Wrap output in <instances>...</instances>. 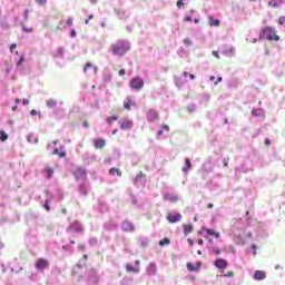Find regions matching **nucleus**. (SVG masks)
Listing matches in <instances>:
<instances>
[{
  "label": "nucleus",
  "mask_w": 285,
  "mask_h": 285,
  "mask_svg": "<svg viewBox=\"0 0 285 285\" xmlns=\"http://www.w3.org/2000/svg\"><path fill=\"white\" fill-rule=\"evenodd\" d=\"M128 50H130V45L125 40H118L116 43L110 46V52L116 57H124Z\"/></svg>",
  "instance_id": "obj_1"
},
{
  "label": "nucleus",
  "mask_w": 285,
  "mask_h": 285,
  "mask_svg": "<svg viewBox=\"0 0 285 285\" xmlns=\"http://www.w3.org/2000/svg\"><path fill=\"white\" fill-rule=\"evenodd\" d=\"M259 39H266L267 41H278L279 36L275 33V28L264 27L259 33Z\"/></svg>",
  "instance_id": "obj_2"
},
{
  "label": "nucleus",
  "mask_w": 285,
  "mask_h": 285,
  "mask_svg": "<svg viewBox=\"0 0 285 285\" xmlns=\"http://www.w3.org/2000/svg\"><path fill=\"white\" fill-rule=\"evenodd\" d=\"M73 176L77 179V181H86V179H88V173L83 167L76 168L73 171Z\"/></svg>",
  "instance_id": "obj_3"
},
{
  "label": "nucleus",
  "mask_w": 285,
  "mask_h": 285,
  "mask_svg": "<svg viewBox=\"0 0 285 285\" xmlns=\"http://www.w3.org/2000/svg\"><path fill=\"white\" fill-rule=\"evenodd\" d=\"M129 87L131 90H141L144 88V79L140 77H135L129 81Z\"/></svg>",
  "instance_id": "obj_4"
},
{
  "label": "nucleus",
  "mask_w": 285,
  "mask_h": 285,
  "mask_svg": "<svg viewBox=\"0 0 285 285\" xmlns=\"http://www.w3.org/2000/svg\"><path fill=\"white\" fill-rule=\"evenodd\" d=\"M37 271H46L50 266V261L46 258H38L35 263Z\"/></svg>",
  "instance_id": "obj_5"
},
{
  "label": "nucleus",
  "mask_w": 285,
  "mask_h": 285,
  "mask_svg": "<svg viewBox=\"0 0 285 285\" xmlns=\"http://www.w3.org/2000/svg\"><path fill=\"white\" fill-rule=\"evenodd\" d=\"M67 230L69 233H82L83 230V226L81 225V223H79L78 220L71 223L68 227Z\"/></svg>",
  "instance_id": "obj_6"
},
{
  "label": "nucleus",
  "mask_w": 285,
  "mask_h": 285,
  "mask_svg": "<svg viewBox=\"0 0 285 285\" xmlns=\"http://www.w3.org/2000/svg\"><path fill=\"white\" fill-rule=\"evenodd\" d=\"M119 126L121 130H132V126H135V122L129 118H125L119 121Z\"/></svg>",
  "instance_id": "obj_7"
},
{
  "label": "nucleus",
  "mask_w": 285,
  "mask_h": 285,
  "mask_svg": "<svg viewBox=\"0 0 285 285\" xmlns=\"http://www.w3.org/2000/svg\"><path fill=\"white\" fill-rule=\"evenodd\" d=\"M146 116H147V121H157V119H159V111L155 109H148Z\"/></svg>",
  "instance_id": "obj_8"
},
{
  "label": "nucleus",
  "mask_w": 285,
  "mask_h": 285,
  "mask_svg": "<svg viewBox=\"0 0 285 285\" xmlns=\"http://www.w3.org/2000/svg\"><path fill=\"white\" fill-rule=\"evenodd\" d=\"M214 266H216V268H220V271H224V268H228V262L224 258H217Z\"/></svg>",
  "instance_id": "obj_9"
},
{
  "label": "nucleus",
  "mask_w": 285,
  "mask_h": 285,
  "mask_svg": "<svg viewBox=\"0 0 285 285\" xmlns=\"http://www.w3.org/2000/svg\"><path fill=\"white\" fill-rule=\"evenodd\" d=\"M167 220L169 224H177V222H181V214H168Z\"/></svg>",
  "instance_id": "obj_10"
},
{
  "label": "nucleus",
  "mask_w": 285,
  "mask_h": 285,
  "mask_svg": "<svg viewBox=\"0 0 285 285\" xmlns=\"http://www.w3.org/2000/svg\"><path fill=\"white\" fill-rule=\"evenodd\" d=\"M122 230L127 232V233H134L135 230V225H132V223H130V220H125L121 225Z\"/></svg>",
  "instance_id": "obj_11"
},
{
  "label": "nucleus",
  "mask_w": 285,
  "mask_h": 285,
  "mask_svg": "<svg viewBox=\"0 0 285 285\" xmlns=\"http://www.w3.org/2000/svg\"><path fill=\"white\" fill-rule=\"evenodd\" d=\"M96 150H101L106 146V140L104 138H98L94 141Z\"/></svg>",
  "instance_id": "obj_12"
},
{
  "label": "nucleus",
  "mask_w": 285,
  "mask_h": 285,
  "mask_svg": "<svg viewBox=\"0 0 285 285\" xmlns=\"http://www.w3.org/2000/svg\"><path fill=\"white\" fill-rule=\"evenodd\" d=\"M254 279H256V282H262V279H266V272L256 271L254 274Z\"/></svg>",
  "instance_id": "obj_13"
},
{
  "label": "nucleus",
  "mask_w": 285,
  "mask_h": 285,
  "mask_svg": "<svg viewBox=\"0 0 285 285\" xmlns=\"http://www.w3.org/2000/svg\"><path fill=\"white\" fill-rule=\"evenodd\" d=\"M147 273L148 275H157V264L149 263L147 266Z\"/></svg>",
  "instance_id": "obj_14"
},
{
  "label": "nucleus",
  "mask_w": 285,
  "mask_h": 285,
  "mask_svg": "<svg viewBox=\"0 0 285 285\" xmlns=\"http://www.w3.org/2000/svg\"><path fill=\"white\" fill-rule=\"evenodd\" d=\"M183 228H184L185 236L190 235V233H193V230H195V228L193 227V224L183 225Z\"/></svg>",
  "instance_id": "obj_15"
},
{
  "label": "nucleus",
  "mask_w": 285,
  "mask_h": 285,
  "mask_svg": "<svg viewBox=\"0 0 285 285\" xmlns=\"http://www.w3.org/2000/svg\"><path fill=\"white\" fill-rule=\"evenodd\" d=\"M284 3V0H269V8H279Z\"/></svg>",
  "instance_id": "obj_16"
},
{
  "label": "nucleus",
  "mask_w": 285,
  "mask_h": 285,
  "mask_svg": "<svg viewBox=\"0 0 285 285\" xmlns=\"http://www.w3.org/2000/svg\"><path fill=\"white\" fill-rule=\"evenodd\" d=\"M185 165L186 167L183 168V173H188V170L193 168V163L190 161V158H185Z\"/></svg>",
  "instance_id": "obj_17"
},
{
  "label": "nucleus",
  "mask_w": 285,
  "mask_h": 285,
  "mask_svg": "<svg viewBox=\"0 0 285 285\" xmlns=\"http://www.w3.org/2000/svg\"><path fill=\"white\" fill-rule=\"evenodd\" d=\"M207 235H212V237H215V239H219L220 234L219 232H215V229L207 228L206 229Z\"/></svg>",
  "instance_id": "obj_18"
},
{
  "label": "nucleus",
  "mask_w": 285,
  "mask_h": 285,
  "mask_svg": "<svg viewBox=\"0 0 285 285\" xmlns=\"http://www.w3.org/2000/svg\"><path fill=\"white\" fill-rule=\"evenodd\" d=\"M126 272L127 273H135V274H137V273H139V267H135V266H132L130 264H127L126 265Z\"/></svg>",
  "instance_id": "obj_19"
},
{
  "label": "nucleus",
  "mask_w": 285,
  "mask_h": 285,
  "mask_svg": "<svg viewBox=\"0 0 285 285\" xmlns=\"http://www.w3.org/2000/svg\"><path fill=\"white\" fill-rule=\"evenodd\" d=\"M109 175H111V176L117 175L118 177H121L122 173L117 167H111L109 169Z\"/></svg>",
  "instance_id": "obj_20"
},
{
  "label": "nucleus",
  "mask_w": 285,
  "mask_h": 285,
  "mask_svg": "<svg viewBox=\"0 0 285 285\" xmlns=\"http://www.w3.org/2000/svg\"><path fill=\"white\" fill-rule=\"evenodd\" d=\"M46 104L48 108H57V100L55 99H48L46 100Z\"/></svg>",
  "instance_id": "obj_21"
},
{
  "label": "nucleus",
  "mask_w": 285,
  "mask_h": 285,
  "mask_svg": "<svg viewBox=\"0 0 285 285\" xmlns=\"http://www.w3.org/2000/svg\"><path fill=\"white\" fill-rule=\"evenodd\" d=\"M220 21L219 20H215V18L209 17V26H214L215 28L219 27Z\"/></svg>",
  "instance_id": "obj_22"
},
{
  "label": "nucleus",
  "mask_w": 285,
  "mask_h": 285,
  "mask_svg": "<svg viewBox=\"0 0 285 285\" xmlns=\"http://www.w3.org/2000/svg\"><path fill=\"white\" fill-rule=\"evenodd\" d=\"M52 155H58L61 159L66 158V151H59L58 148L53 149Z\"/></svg>",
  "instance_id": "obj_23"
},
{
  "label": "nucleus",
  "mask_w": 285,
  "mask_h": 285,
  "mask_svg": "<svg viewBox=\"0 0 285 285\" xmlns=\"http://www.w3.org/2000/svg\"><path fill=\"white\" fill-rule=\"evenodd\" d=\"M165 199H168L171 204H175V202H177L179 198L177 195H167Z\"/></svg>",
  "instance_id": "obj_24"
},
{
  "label": "nucleus",
  "mask_w": 285,
  "mask_h": 285,
  "mask_svg": "<svg viewBox=\"0 0 285 285\" xmlns=\"http://www.w3.org/2000/svg\"><path fill=\"white\" fill-rule=\"evenodd\" d=\"M9 138H10V136H8V134H6V131L0 130V141H8Z\"/></svg>",
  "instance_id": "obj_25"
},
{
  "label": "nucleus",
  "mask_w": 285,
  "mask_h": 285,
  "mask_svg": "<svg viewBox=\"0 0 285 285\" xmlns=\"http://www.w3.org/2000/svg\"><path fill=\"white\" fill-rule=\"evenodd\" d=\"M117 119H119V116H110L106 118V121L109 124V126H111L112 121H117Z\"/></svg>",
  "instance_id": "obj_26"
},
{
  "label": "nucleus",
  "mask_w": 285,
  "mask_h": 285,
  "mask_svg": "<svg viewBox=\"0 0 285 285\" xmlns=\"http://www.w3.org/2000/svg\"><path fill=\"white\" fill-rule=\"evenodd\" d=\"M45 170L47 173L48 179H50L52 175H55V169H52L51 167H47Z\"/></svg>",
  "instance_id": "obj_27"
},
{
  "label": "nucleus",
  "mask_w": 285,
  "mask_h": 285,
  "mask_svg": "<svg viewBox=\"0 0 285 285\" xmlns=\"http://www.w3.org/2000/svg\"><path fill=\"white\" fill-rule=\"evenodd\" d=\"M132 106V100H128L124 102L125 110H130V107Z\"/></svg>",
  "instance_id": "obj_28"
},
{
  "label": "nucleus",
  "mask_w": 285,
  "mask_h": 285,
  "mask_svg": "<svg viewBox=\"0 0 285 285\" xmlns=\"http://www.w3.org/2000/svg\"><path fill=\"white\" fill-rule=\"evenodd\" d=\"M170 244V239L169 238H164L161 240H159V246H166Z\"/></svg>",
  "instance_id": "obj_29"
},
{
  "label": "nucleus",
  "mask_w": 285,
  "mask_h": 285,
  "mask_svg": "<svg viewBox=\"0 0 285 285\" xmlns=\"http://www.w3.org/2000/svg\"><path fill=\"white\" fill-rule=\"evenodd\" d=\"M278 26H283L285 28V16H281L278 18Z\"/></svg>",
  "instance_id": "obj_30"
},
{
  "label": "nucleus",
  "mask_w": 285,
  "mask_h": 285,
  "mask_svg": "<svg viewBox=\"0 0 285 285\" xmlns=\"http://www.w3.org/2000/svg\"><path fill=\"white\" fill-rule=\"evenodd\" d=\"M90 68H92V62H87L83 67V72H88V70H90Z\"/></svg>",
  "instance_id": "obj_31"
},
{
  "label": "nucleus",
  "mask_w": 285,
  "mask_h": 285,
  "mask_svg": "<svg viewBox=\"0 0 285 285\" xmlns=\"http://www.w3.org/2000/svg\"><path fill=\"white\" fill-rule=\"evenodd\" d=\"M43 208L50 213V200L45 202Z\"/></svg>",
  "instance_id": "obj_32"
},
{
  "label": "nucleus",
  "mask_w": 285,
  "mask_h": 285,
  "mask_svg": "<svg viewBox=\"0 0 285 285\" xmlns=\"http://www.w3.org/2000/svg\"><path fill=\"white\" fill-rule=\"evenodd\" d=\"M187 269L188 271H197V267H195V265H193L191 263H187Z\"/></svg>",
  "instance_id": "obj_33"
},
{
  "label": "nucleus",
  "mask_w": 285,
  "mask_h": 285,
  "mask_svg": "<svg viewBox=\"0 0 285 285\" xmlns=\"http://www.w3.org/2000/svg\"><path fill=\"white\" fill-rule=\"evenodd\" d=\"M183 41L186 46H193V40H190V38H185Z\"/></svg>",
  "instance_id": "obj_34"
},
{
  "label": "nucleus",
  "mask_w": 285,
  "mask_h": 285,
  "mask_svg": "<svg viewBox=\"0 0 285 285\" xmlns=\"http://www.w3.org/2000/svg\"><path fill=\"white\" fill-rule=\"evenodd\" d=\"M26 61V57L22 55L20 59L18 60V66H23V62Z\"/></svg>",
  "instance_id": "obj_35"
},
{
  "label": "nucleus",
  "mask_w": 285,
  "mask_h": 285,
  "mask_svg": "<svg viewBox=\"0 0 285 285\" xmlns=\"http://www.w3.org/2000/svg\"><path fill=\"white\" fill-rule=\"evenodd\" d=\"M234 275H235V272L229 271V272L225 273L223 276L224 277H234Z\"/></svg>",
  "instance_id": "obj_36"
},
{
  "label": "nucleus",
  "mask_w": 285,
  "mask_h": 285,
  "mask_svg": "<svg viewBox=\"0 0 285 285\" xmlns=\"http://www.w3.org/2000/svg\"><path fill=\"white\" fill-rule=\"evenodd\" d=\"M36 3H38V6H46V3H48V0H36Z\"/></svg>",
  "instance_id": "obj_37"
},
{
  "label": "nucleus",
  "mask_w": 285,
  "mask_h": 285,
  "mask_svg": "<svg viewBox=\"0 0 285 285\" xmlns=\"http://www.w3.org/2000/svg\"><path fill=\"white\" fill-rule=\"evenodd\" d=\"M212 253H214V255H219L222 252L219 250L218 247H214V248L212 249Z\"/></svg>",
  "instance_id": "obj_38"
},
{
  "label": "nucleus",
  "mask_w": 285,
  "mask_h": 285,
  "mask_svg": "<svg viewBox=\"0 0 285 285\" xmlns=\"http://www.w3.org/2000/svg\"><path fill=\"white\" fill-rule=\"evenodd\" d=\"M22 30H23V32H35V29H33V28H26V27H22Z\"/></svg>",
  "instance_id": "obj_39"
},
{
  "label": "nucleus",
  "mask_w": 285,
  "mask_h": 285,
  "mask_svg": "<svg viewBox=\"0 0 285 285\" xmlns=\"http://www.w3.org/2000/svg\"><path fill=\"white\" fill-rule=\"evenodd\" d=\"M252 115H254V117H258L259 110L258 109H253Z\"/></svg>",
  "instance_id": "obj_40"
},
{
  "label": "nucleus",
  "mask_w": 285,
  "mask_h": 285,
  "mask_svg": "<svg viewBox=\"0 0 285 285\" xmlns=\"http://www.w3.org/2000/svg\"><path fill=\"white\" fill-rule=\"evenodd\" d=\"M176 6L177 8H181L184 6V0H178Z\"/></svg>",
  "instance_id": "obj_41"
},
{
  "label": "nucleus",
  "mask_w": 285,
  "mask_h": 285,
  "mask_svg": "<svg viewBox=\"0 0 285 285\" xmlns=\"http://www.w3.org/2000/svg\"><path fill=\"white\" fill-rule=\"evenodd\" d=\"M17 48V43H11L10 46V52H14V49Z\"/></svg>",
  "instance_id": "obj_42"
},
{
  "label": "nucleus",
  "mask_w": 285,
  "mask_h": 285,
  "mask_svg": "<svg viewBox=\"0 0 285 285\" xmlns=\"http://www.w3.org/2000/svg\"><path fill=\"white\" fill-rule=\"evenodd\" d=\"M22 104L23 106H28L30 104V100H28V98H23Z\"/></svg>",
  "instance_id": "obj_43"
},
{
  "label": "nucleus",
  "mask_w": 285,
  "mask_h": 285,
  "mask_svg": "<svg viewBox=\"0 0 285 285\" xmlns=\"http://www.w3.org/2000/svg\"><path fill=\"white\" fill-rule=\"evenodd\" d=\"M118 73H119L120 77H124V75H126V69H120L118 71Z\"/></svg>",
  "instance_id": "obj_44"
},
{
  "label": "nucleus",
  "mask_w": 285,
  "mask_h": 285,
  "mask_svg": "<svg viewBox=\"0 0 285 285\" xmlns=\"http://www.w3.org/2000/svg\"><path fill=\"white\" fill-rule=\"evenodd\" d=\"M212 55H213V57H215L216 59H219V52L213 51Z\"/></svg>",
  "instance_id": "obj_45"
},
{
  "label": "nucleus",
  "mask_w": 285,
  "mask_h": 285,
  "mask_svg": "<svg viewBox=\"0 0 285 285\" xmlns=\"http://www.w3.org/2000/svg\"><path fill=\"white\" fill-rule=\"evenodd\" d=\"M66 23H67V26H72V18H68Z\"/></svg>",
  "instance_id": "obj_46"
},
{
  "label": "nucleus",
  "mask_w": 285,
  "mask_h": 285,
  "mask_svg": "<svg viewBox=\"0 0 285 285\" xmlns=\"http://www.w3.org/2000/svg\"><path fill=\"white\" fill-rule=\"evenodd\" d=\"M271 144H273V142L271 141V139L266 138V139H265V146H271Z\"/></svg>",
  "instance_id": "obj_47"
},
{
  "label": "nucleus",
  "mask_w": 285,
  "mask_h": 285,
  "mask_svg": "<svg viewBox=\"0 0 285 285\" xmlns=\"http://www.w3.org/2000/svg\"><path fill=\"white\" fill-rule=\"evenodd\" d=\"M163 130H166L168 132L170 130V127L168 125H164Z\"/></svg>",
  "instance_id": "obj_48"
},
{
  "label": "nucleus",
  "mask_w": 285,
  "mask_h": 285,
  "mask_svg": "<svg viewBox=\"0 0 285 285\" xmlns=\"http://www.w3.org/2000/svg\"><path fill=\"white\" fill-rule=\"evenodd\" d=\"M141 177H144V173H142V171H139V173L137 174V179H141Z\"/></svg>",
  "instance_id": "obj_49"
},
{
  "label": "nucleus",
  "mask_w": 285,
  "mask_h": 285,
  "mask_svg": "<svg viewBox=\"0 0 285 285\" xmlns=\"http://www.w3.org/2000/svg\"><path fill=\"white\" fill-rule=\"evenodd\" d=\"M70 36L71 37H77V31H75V29H72L71 32H70Z\"/></svg>",
  "instance_id": "obj_50"
},
{
  "label": "nucleus",
  "mask_w": 285,
  "mask_h": 285,
  "mask_svg": "<svg viewBox=\"0 0 285 285\" xmlns=\"http://www.w3.org/2000/svg\"><path fill=\"white\" fill-rule=\"evenodd\" d=\"M223 164H224V167H225V168H228V160L223 159Z\"/></svg>",
  "instance_id": "obj_51"
},
{
  "label": "nucleus",
  "mask_w": 285,
  "mask_h": 285,
  "mask_svg": "<svg viewBox=\"0 0 285 285\" xmlns=\"http://www.w3.org/2000/svg\"><path fill=\"white\" fill-rule=\"evenodd\" d=\"M187 242H188V244H189L190 246H193V245L195 244V240H193L191 238H188Z\"/></svg>",
  "instance_id": "obj_52"
},
{
  "label": "nucleus",
  "mask_w": 285,
  "mask_h": 285,
  "mask_svg": "<svg viewBox=\"0 0 285 285\" xmlns=\"http://www.w3.org/2000/svg\"><path fill=\"white\" fill-rule=\"evenodd\" d=\"M185 21H193V17L186 16V17H185Z\"/></svg>",
  "instance_id": "obj_53"
},
{
  "label": "nucleus",
  "mask_w": 285,
  "mask_h": 285,
  "mask_svg": "<svg viewBox=\"0 0 285 285\" xmlns=\"http://www.w3.org/2000/svg\"><path fill=\"white\" fill-rule=\"evenodd\" d=\"M30 115H31L32 117H35V116L37 115V110L32 109V110L30 111Z\"/></svg>",
  "instance_id": "obj_54"
},
{
  "label": "nucleus",
  "mask_w": 285,
  "mask_h": 285,
  "mask_svg": "<svg viewBox=\"0 0 285 285\" xmlns=\"http://www.w3.org/2000/svg\"><path fill=\"white\" fill-rule=\"evenodd\" d=\"M198 245L204 246V239H198Z\"/></svg>",
  "instance_id": "obj_55"
},
{
  "label": "nucleus",
  "mask_w": 285,
  "mask_h": 285,
  "mask_svg": "<svg viewBox=\"0 0 285 285\" xmlns=\"http://www.w3.org/2000/svg\"><path fill=\"white\" fill-rule=\"evenodd\" d=\"M78 248H79V250H85L86 249V247L83 245H79Z\"/></svg>",
  "instance_id": "obj_56"
},
{
  "label": "nucleus",
  "mask_w": 285,
  "mask_h": 285,
  "mask_svg": "<svg viewBox=\"0 0 285 285\" xmlns=\"http://www.w3.org/2000/svg\"><path fill=\"white\" fill-rule=\"evenodd\" d=\"M82 126H83V128H88V121H85L83 124H82Z\"/></svg>",
  "instance_id": "obj_57"
},
{
  "label": "nucleus",
  "mask_w": 285,
  "mask_h": 285,
  "mask_svg": "<svg viewBox=\"0 0 285 285\" xmlns=\"http://www.w3.org/2000/svg\"><path fill=\"white\" fill-rule=\"evenodd\" d=\"M252 248H253V250H257V245L253 244Z\"/></svg>",
  "instance_id": "obj_58"
},
{
  "label": "nucleus",
  "mask_w": 285,
  "mask_h": 285,
  "mask_svg": "<svg viewBox=\"0 0 285 285\" xmlns=\"http://www.w3.org/2000/svg\"><path fill=\"white\" fill-rule=\"evenodd\" d=\"M161 135H164V130L158 131V137H161Z\"/></svg>",
  "instance_id": "obj_59"
},
{
  "label": "nucleus",
  "mask_w": 285,
  "mask_h": 285,
  "mask_svg": "<svg viewBox=\"0 0 285 285\" xmlns=\"http://www.w3.org/2000/svg\"><path fill=\"white\" fill-rule=\"evenodd\" d=\"M183 77H188V71H184Z\"/></svg>",
  "instance_id": "obj_60"
},
{
  "label": "nucleus",
  "mask_w": 285,
  "mask_h": 285,
  "mask_svg": "<svg viewBox=\"0 0 285 285\" xmlns=\"http://www.w3.org/2000/svg\"><path fill=\"white\" fill-rule=\"evenodd\" d=\"M92 19H95V16L90 14V16L88 17V20L90 21V20H92Z\"/></svg>",
  "instance_id": "obj_61"
},
{
  "label": "nucleus",
  "mask_w": 285,
  "mask_h": 285,
  "mask_svg": "<svg viewBox=\"0 0 285 285\" xmlns=\"http://www.w3.org/2000/svg\"><path fill=\"white\" fill-rule=\"evenodd\" d=\"M213 203H209L208 205H207V208H213Z\"/></svg>",
  "instance_id": "obj_62"
},
{
  "label": "nucleus",
  "mask_w": 285,
  "mask_h": 285,
  "mask_svg": "<svg viewBox=\"0 0 285 285\" xmlns=\"http://www.w3.org/2000/svg\"><path fill=\"white\" fill-rule=\"evenodd\" d=\"M189 79H191V80L195 79V75L190 73Z\"/></svg>",
  "instance_id": "obj_63"
},
{
  "label": "nucleus",
  "mask_w": 285,
  "mask_h": 285,
  "mask_svg": "<svg viewBox=\"0 0 285 285\" xmlns=\"http://www.w3.org/2000/svg\"><path fill=\"white\" fill-rule=\"evenodd\" d=\"M16 104H21V99L17 98Z\"/></svg>",
  "instance_id": "obj_64"
}]
</instances>
